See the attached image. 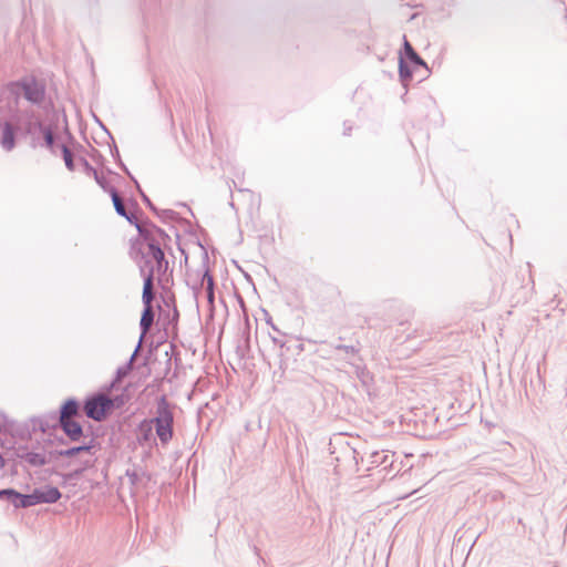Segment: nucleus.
<instances>
[{
  "instance_id": "f257e3e1",
  "label": "nucleus",
  "mask_w": 567,
  "mask_h": 567,
  "mask_svg": "<svg viewBox=\"0 0 567 567\" xmlns=\"http://www.w3.org/2000/svg\"><path fill=\"white\" fill-rule=\"evenodd\" d=\"M130 256L138 267L143 287L148 284L150 290H153L155 279L159 286L165 287L173 270H169L163 248L146 231L140 229V238L131 240Z\"/></svg>"
},
{
  "instance_id": "f03ea898",
  "label": "nucleus",
  "mask_w": 567,
  "mask_h": 567,
  "mask_svg": "<svg viewBox=\"0 0 567 567\" xmlns=\"http://www.w3.org/2000/svg\"><path fill=\"white\" fill-rule=\"evenodd\" d=\"M157 439L166 446L174 437V413L167 396L162 394L156 399V414L150 419Z\"/></svg>"
},
{
  "instance_id": "7ed1b4c3",
  "label": "nucleus",
  "mask_w": 567,
  "mask_h": 567,
  "mask_svg": "<svg viewBox=\"0 0 567 567\" xmlns=\"http://www.w3.org/2000/svg\"><path fill=\"white\" fill-rule=\"evenodd\" d=\"M20 136L30 137L31 146L37 147L40 142V131L45 125L40 115L32 109L21 110L11 115Z\"/></svg>"
},
{
  "instance_id": "20e7f679",
  "label": "nucleus",
  "mask_w": 567,
  "mask_h": 567,
  "mask_svg": "<svg viewBox=\"0 0 567 567\" xmlns=\"http://www.w3.org/2000/svg\"><path fill=\"white\" fill-rule=\"evenodd\" d=\"M9 91L23 97L33 105H41L45 97V85L34 76H23L8 84Z\"/></svg>"
},
{
  "instance_id": "39448f33",
  "label": "nucleus",
  "mask_w": 567,
  "mask_h": 567,
  "mask_svg": "<svg viewBox=\"0 0 567 567\" xmlns=\"http://www.w3.org/2000/svg\"><path fill=\"white\" fill-rule=\"evenodd\" d=\"M56 429H60L59 414L56 411H52L41 416L30 417L16 430V434L22 440H29L37 431L47 434L50 430Z\"/></svg>"
},
{
  "instance_id": "423d86ee",
  "label": "nucleus",
  "mask_w": 567,
  "mask_h": 567,
  "mask_svg": "<svg viewBox=\"0 0 567 567\" xmlns=\"http://www.w3.org/2000/svg\"><path fill=\"white\" fill-rule=\"evenodd\" d=\"M154 298H155L154 290H150V286L147 284L146 287H143V290H142L143 310H142L141 320H140L141 340H144V337L150 331V329L154 322V318H155V312L153 309Z\"/></svg>"
},
{
  "instance_id": "0eeeda50",
  "label": "nucleus",
  "mask_w": 567,
  "mask_h": 567,
  "mask_svg": "<svg viewBox=\"0 0 567 567\" xmlns=\"http://www.w3.org/2000/svg\"><path fill=\"white\" fill-rule=\"evenodd\" d=\"M106 402L102 393L89 395L83 403L85 415L96 422L104 421L109 416Z\"/></svg>"
},
{
  "instance_id": "6e6552de",
  "label": "nucleus",
  "mask_w": 567,
  "mask_h": 567,
  "mask_svg": "<svg viewBox=\"0 0 567 567\" xmlns=\"http://www.w3.org/2000/svg\"><path fill=\"white\" fill-rule=\"evenodd\" d=\"M20 135L12 117L0 122V145L6 152H11L17 145V136Z\"/></svg>"
},
{
  "instance_id": "1a4fd4ad",
  "label": "nucleus",
  "mask_w": 567,
  "mask_h": 567,
  "mask_svg": "<svg viewBox=\"0 0 567 567\" xmlns=\"http://www.w3.org/2000/svg\"><path fill=\"white\" fill-rule=\"evenodd\" d=\"M140 229L146 231L148 237L152 238L159 247L167 246L171 241L169 235L148 218L142 219L141 223L136 225L137 234H140ZM137 238H140V235H137Z\"/></svg>"
},
{
  "instance_id": "9d476101",
  "label": "nucleus",
  "mask_w": 567,
  "mask_h": 567,
  "mask_svg": "<svg viewBox=\"0 0 567 567\" xmlns=\"http://www.w3.org/2000/svg\"><path fill=\"white\" fill-rule=\"evenodd\" d=\"M0 501L10 503L16 509L33 506L31 493L22 494L12 487L0 489Z\"/></svg>"
},
{
  "instance_id": "9b49d317",
  "label": "nucleus",
  "mask_w": 567,
  "mask_h": 567,
  "mask_svg": "<svg viewBox=\"0 0 567 567\" xmlns=\"http://www.w3.org/2000/svg\"><path fill=\"white\" fill-rule=\"evenodd\" d=\"M62 497V493L56 486L45 485L37 487L31 492L33 506L39 504H54Z\"/></svg>"
},
{
  "instance_id": "f8f14e48",
  "label": "nucleus",
  "mask_w": 567,
  "mask_h": 567,
  "mask_svg": "<svg viewBox=\"0 0 567 567\" xmlns=\"http://www.w3.org/2000/svg\"><path fill=\"white\" fill-rule=\"evenodd\" d=\"M16 456L31 467L44 466L51 461L44 453L29 451L28 446L20 445L16 450Z\"/></svg>"
},
{
  "instance_id": "ddd939ff",
  "label": "nucleus",
  "mask_w": 567,
  "mask_h": 567,
  "mask_svg": "<svg viewBox=\"0 0 567 567\" xmlns=\"http://www.w3.org/2000/svg\"><path fill=\"white\" fill-rule=\"evenodd\" d=\"M403 47L400 54H403V58L406 63L411 64L414 69L422 68L424 70L423 78L429 76L430 69L426 62L419 55V53L414 50L412 44L406 40V37H403Z\"/></svg>"
},
{
  "instance_id": "4468645a",
  "label": "nucleus",
  "mask_w": 567,
  "mask_h": 567,
  "mask_svg": "<svg viewBox=\"0 0 567 567\" xmlns=\"http://www.w3.org/2000/svg\"><path fill=\"white\" fill-rule=\"evenodd\" d=\"M95 447V440L92 437L87 442H83L80 445L71 446L64 450H54L51 451L49 454L51 457L59 458V457H73L81 453H90L92 454V451Z\"/></svg>"
},
{
  "instance_id": "2eb2a0df",
  "label": "nucleus",
  "mask_w": 567,
  "mask_h": 567,
  "mask_svg": "<svg viewBox=\"0 0 567 567\" xmlns=\"http://www.w3.org/2000/svg\"><path fill=\"white\" fill-rule=\"evenodd\" d=\"M56 412L60 423L73 420V417L81 416L80 402L75 398H68Z\"/></svg>"
},
{
  "instance_id": "dca6fc26",
  "label": "nucleus",
  "mask_w": 567,
  "mask_h": 567,
  "mask_svg": "<svg viewBox=\"0 0 567 567\" xmlns=\"http://www.w3.org/2000/svg\"><path fill=\"white\" fill-rule=\"evenodd\" d=\"M110 196L116 214L125 218L131 225L136 227V225H138L141 220L133 212L127 210L122 198L120 197L117 189H112V194Z\"/></svg>"
},
{
  "instance_id": "f3484780",
  "label": "nucleus",
  "mask_w": 567,
  "mask_h": 567,
  "mask_svg": "<svg viewBox=\"0 0 567 567\" xmlns=\"http://www.w3.org/2000/svg\"><path fill=\"white\" fill-rule=\"evenodd\" d=\"M60 429L71 442H79L84 436L82 424L75 420L60 423Z\"/></svg>"
},
{
  "instance_id": "a211bd4d",
  "label": "nucleus",
  "mask_w": 567,
  "mask_h": 567,
  "mask_svg": "<svg viewBox=\"0 0 567 567\" xmlns=\"http://www.w3.org/2000/svg\"><path fill=\"white\" fill-rule=\"evenodd\" d=\"M393 456L394 454H388L384 451H374L369 455V466L368 470L371 467H378L383 466L384 470H386L389 466H392L393 464Z\"/></svg>"
},
{
  "instance_id": "6ab92c4d",
  "label": "nucleus",
  "mask_w": 567,
  "mask_h": 567,
  "mask_svg": "<svg viewBox=\"0 0 567 567\" xmlns=\"http://www.w3.org/2000/svg\"><path fill=\"white\" fill-rule=\"evenodd\" d=\"M137 441L141 445L153 441L156 444V439L153 436V425L150 419H144L137 424Z\"/></svg>"
},
{
  "instance_id": "aec40b11",
  "label": "nucleus",
  "mask_w": 567,
  "mask_h": 567,
  "mask_svg": "<svg viewBox=\"0 0 567 567\" xmlns=\"http://www.w3.org/2000/svg\"><path fill=\"white\" fill-rule=\"evenodd\" d=\"M419 69H414L411 64L406 63L403 54L399 56V78L404 87L408 86L409 82L413 78V73Z\"/></svg>"
},
{
  "instance_id": "412c9836",
  "label": "nucleus",
  "mask_w": 567,
  "mask_h": 567,
  "mask_svg": "<svg viewBox=\"0 0 567 567\" xmlns=\"http://www.w3.org/2000/svg\"><path fill=\"white\" fill-rule=\"evenodd\" d=\"M133 367H131V362H126L125 364L118 367L116 369L114 379L107 386H105V390L111 391L112 389H115L123 381V379L131 373Z\"/></svg>"
},
{
  "instance_id": "4be33fe9",
  "label": "nucleus",
  "mask_w": 567,
  "mask_h": 567,
  "mask_svg": "<svg viewBox=\"0 0 567 567\" xmlns=\"http://www.w3.org/2000/svg\"><path fill=\"white\" fill-rule=\"evenodd\" d=\"M127 400H128V398L124 393L116 394L113 396H109V395L104 394V401H107L106 409H107L109 415L114 410L121 409L126 403Z\"/></svg>"
},
{
  "instance_id": "5701e85b",
  "label": "nucleus",
  "mask_w": 567,
  "mask_h": 567,
  "mask_svg": "<svg viewBox=\"0 0 567 567\" xmlns=\"http://www.w3.org/2000/svg\"><path fill=\"white\" fill-rule=\"evenodd\" d=\"M42 137L43 143L42 145L45 146L49 150H52L55 144V135L49 125H44L42 130L40 131V138ZM38 145H41L39 142Z\"/></svg>"
},
{
  "instance_id": "b1692460",
  "label": "nucleus",
  "mask_w": 567,
  "mask_h": 567,
  "mask_svg": "<svg viewBox=\"0 0 567 567\" xmlns=\"http://www.w3.org/2000/svg\"><path fill=\"white\" fill-rule=\"evenodd\" d=\"M61 153H62V157L64 159L65 167L70 172L75 171L73 154H72L71 150L65 144L61 145Z\"/></svg>"
},
{
  "instance_id": "393cba45",
  "label": "nucleus",
  "mask_w": 567,
  "mask_h": 567,
  "mask_svg": "<svg viewBox=\"0 0 567 567\" xmlns=\"http://www.w3.org/2000/svg\"><path fill=\"white\" fill-rule=\"evenodd\" d=\"M332 348L336 350L343 351L347 355L354 357L360 351V343H359V341H357V344L338 343V344H332Z\"/></svg>"
},
{
  "instance_id": "a878e982",
  "label": "nucleus",
  "mask_w": 567,
  "mask_h": 567,
  "mask_svg": "<svg viewBox=\"0 0 567 567\" xmlns=\"http://www.w3.org/2000/svg\"><path fill=\"white\" fill-rule=\"evenodd\" d=\"M163 223L168 220H175L178 217V214L173 209H158L157 213H154Z\"/></svg>"
},
{
  "instance_id": "bb28decb",
  "label": "nucleus",
  "mask_w": 567,
  "mask_h": 567,
  "mask_svg": "<svg viewBox=\"0 0 567 567\" xmlns=\"http://www.w3.org/2000/svg\"><path fill=\"white\" fill-rule=\"evenodd\" d=\"M96 182V184L107 194H112V189H116L114 186L110 184V182L100 173L96 174V176L93 177Z\"/></svg>"
},
{
  "instance_id": "cd10ccee",
  "label": "nucleus",
  "mask_w": 567,
  "mask_h": 567,
  "mask_svg": "<svg viewBox=\"0 0 567 567\" xmlns=\"http://www.w3.org/2000/svg\"><path fill=\"white\" fill-rule=\"evenodd\" d=\"M134 184L141 195V198L143 200V203L153 212V213H157V207L153 204V202L150 199V197L143 192V189L141 188L138 182L136 179H134Z\"/></svg>"
},
{
  "instance_id": "c85d7f7f",
  "label": "nucleus",
  "mask_w": 567,
  "mask_h": 567,
  "mask_svg": "<svg viewBox=\"0 0 567 567\" xmlns=\"http://www.w3.org/2000/svg\"><path fill=\"white\" fill-rule=\"evenodd\" d=\"M80 163L83 167V171L86 175L89 176H96V174L99 173L91 164L90 162L85 158V157H80Z\"/></svg>"
},
{
  "instance_id": "c756f323",
  "label": "nucleus",
  "mask_w": 567,
  "mask_h": 567,
  "mask_svg": "<svg viewBox=\"0 0 567 567\" xmlns=\"http://www.w3.org/2000/svg\"><path fill=\"white\" fill-rule=\"evenodd\" d=\"M357 375L364 384L372 380L371 373L364 367H357Z\"/></svg>"
},
{
  "instance_id": "7c9ffc66",
  "label": "nucleus",
  "mask_w": 567,
  "mask_h": 567,
  "mask_svg": "<svg viewBox=\"0 0 567 567\" xmlns=\"http://www.w3.org/2000/svg\"><path fill=\"white\" fill-rule=\"evenodd\" d=\"M202 285H209V286H213L215 285V281H214V277L213 275L210 274L209 269L206 268L203 272V276H202Z\"/></svg>"
},
{
  "instance_id": "2f4dec72",
  "label": "nucleus",
  "mask_w": 567,
  "mask_h": 567,
  "mask_svg": "<svg viewBox=\"0 0 567 567\" xmlns=\"http://www.w3.org/2000/svg\"><path fill=\"white\" fill-rule=\"evenodd\" d=\"M287 350H292L297 354H300L305 350V346L301 341L296 340L292 344L287 346Z\"/></svg>"
},
{
  "instance_id": "473e14b6",
  "label": "nucleus",
  "mask_w": 567,
  "mask_h": 567,
  "mask_svg": "<svg viewBox=\"0 0 567 567\" xmlns=\"http://www.w3.org/2000/svg\"><path fill=\"white\" fill-rule=\"evenodd\" d=\"M205 289H206V297H207L208 303L214 305V302H215V285H213V286L207 285L205 287Z\"/></svg>"
},
{
  "instance_id": "72a5a7b5",
  "label": "nucleus",
  "mask_w": 567,
  "mask_h": 567,
  "mask_svg": "<svg viewBox=\"0 0 567 567\" xmlns=\"http://www.w3.org/2000/svg\"><path fill=\"white\" fill-rule=\"evenodd\" d=\"M111 140H112V146H111V155L112 157L115 159V162L117 163V161L122 159L121 158V155H120V152H118V148L115 144V141L112 136H110Z\"/></svg>"
},
{
  "instance_id": "f704fd0d",
  "label": "nucleus",
  "mask_w": 567,
  "mask_h": 567,
  "mask_svg": "<svg viewBox=\"0 0 567 567\" xmlns=\"http://www.w3.org/2000/svg\"><path fill=\"white\" fill-rule=\"evenodd\" d=\"M142 343H143V340L140 339L137 344H136V347H135V349H134V351H133V353H132V355H131V358H130V360L127 361V362H131V367H133V368H134V360H135V358L137 357L138 352L142 349Z\"/></svg>"
},
{
  "instance_id": "c9c22d12",
  "label": "nucleus",
  "mask_w": 567,
  "mask_h": 567,
  "mask_svg": "<svg viewBox=\"0 0 567 567\" xmlns=\"http://www.w3.org/2000/svg\"><path fill=\"white\" fill-rule=\"evenodd\" d=\"M126 476L128 477L131 484L135 485L138 482V474L136 471H126Z\"/></svg>"
},
{
  "instance_id": "e433bc0d",
  "label": "nucleus",
  "mask_w": 567,
  "mask_h": 567,
  "mask_svg": "<svg viewBox=\"0 0 567 567\" xmlns=\"http://www.w3.org/2000/svg\"><path fill=\"white\" fill-rule=\"evenodd\" d=\"M117 165L131 178V181L134 183V179H136V178L131 174V172L128 171V168L126 167V165L123 163L122 159L117 161Z\"/></svg>"
},
{
  "instance_id": "4c0bfd02",
  "label": "nucleus",
  "mask_w": 567,
  "mask_h": 567,
  "mask_svg": "<svg viewBox=\"0 0 567 567\" xmlns=\"http://www.w3.org/2000/svg\"><path fill=\"white\" fill-rule=\"evenodd\" d=\"M271 339H272L274 343H275V344H278L281 349H282V348H285V347H287V343H286V342H284L282 340H280V339H278V338H276V337H271Z\"/></svg>"
},
{
  "instance_id": "58836bf2",
  "label": "nucleus",
  "mask_w": 567,
  "mask_h": 567,
  "mask_svg": "<svg viewBox=\"0 0 567 567\" xmlns=\"http://www.w3.org/2000/svg\"><path fill=\"white\" fill-rule=\"evenodd\" d=\"M178 317H179L178 310H177V308L174 306V309H173V317H172V320H171V321L176 323V322H177V320H178Z\"/></svg>"
},
{
  "instance_id": "ea45409f",
  "label": "nucleus",
  "mask_w": 567,
  "mask_h": 567,
  "mask_svg": "<svg viewBox=\"0 0 567 567\" xmlns=\"http://www.w3.org/2000/svg\"><path fill=\"white\" fill-rule=\"evenodd\" d=\"M344 131H343V134L344 135H350V132L352 130V126L348 124V122H344Z\"/></svg>"
},
{
  "instance_id": "a19ab883",
  "label": "nucleus",
  "mask_w": 567,
  "mask_h": 567,
  "mask_svg": "<svg viewBox=\"0 0 567 567\" xmlns=\"http://www.w3.org/2000/svg\"><path fill=\"white\" fill-rule=\"evenodd\" d=\"M279 368L285 372L288 368L287 361L284 359H280Z\"/></svg>"
},
{
  "instance_id": "79ce46f5",
  "label": "nucleus",
  "mask_w": 567,
  "mask_h": 567,
  "mask_svg": "<svg viewBox=\"0 0 567 567\" xmlns=\"http://www.w3.org/2000/svg\"><path fill=\"white\" fill-rule=\"evenodd\" d=\"M6 467V460L3 455L0 453V470H3Z\"/></svg>"
},
{
  "instance_id": "37998d69",
  "label": "nucleus",
  "mask_w": 567,
  "mask_h": 567,
  "mask_svg": "<svg viewBox=\"0 0 567 567\" xmlns=\"http://www.w3.org/2000/svg\"><path fill=\"white\" fill-rule=\"evenodd\" d=\"M130 204L132 207H134L135 209H138V204L134 200V199H131L130 200Z\"/></svg>"
},
{
  "instance_id": "c03bdc74",
  "label": "nucleus",
  "mask_w": 567,
  "mask_h": 567,
  "mask_svg": "<svg viewBox=\"0 0 567 567\" xmlns=\"http://www.w3.org/2000/svg\"><path fill=\"white\" fill-rule=\"evenodd\" d=\"M96 122L100 123V125L102 126V128L109 134V136H112L111 133L106 130V127L100 122V118H96Z\"/></svg>"
},
{
  "instance_id": "a18cd8bd",
  "label": "nucleus",
  "mask_w": 567,
  "mask_h": 567,
  "mask_svg": "<svg viewBox=\"0 0 567 567\" xmlns=\"http://www.w3.org/2000/svg\"><path fill=\"white\" fill-rule=\"evenodd\" d=\"M267 323H269L271 326V328L275 330V331H278V329L276 328V326L271 322V318H269L267 320Z\"/></svg>"
},
{
  "instance_id": "49530a36",
  "label": "nucleus",
  "mask_w": 567,
  "mask_h": 567,
  "mask_svg": "<svg viewBox=\"0 0 567 567\" xmlns=\"http://www.w3.org/2000/svg\"><path fill=\"white\" fill-rule=\"evenodd\" d=\"M81 473H82V470H76V471H74L72 476H79Z\"/></svg>"
},
{
  "instance_id": "de8ad7c7",
  "label": "nucleus",
  "mask_w": 567,
  "mask_h": 567,
  "mask_svg": "<svg viewBox=\"0 0 567 567\" xmlns=\"http://www.w3.org/2000/svg\"><path fill=\"white\" fill-rule=\"evenodd\" d=\"M58 442H59L60 444H65V443H66V442H65V440H64V437H60V439H58Z\"/></svg>"
},
{
  "instance_id": "09e8293b",
  "label": "nucleus",
  "mask_w": 567,
  "mask_h": 567,
  "mask_svg": "<svg viewBox=\"0 0 567 567\" xmlns=\"http://www.w3.org/2000/svg\"><path fill=\"white\" fill-rule=\"evenodd\" d=\"M179 250H181L182 254L185 255V258L187 259V255L185 254V250L183 248H181V247H179Z\"/></svg>"
},
{
  "instance_id": "8fccbe9b",
  "label": "nucleus",
  "mask_w": 567,
  "mask_h": 567,
  "mask_svg": "<svg viewBox=\"0 0 567 567\" xmlns=\"http://www.w3.org/2000/svg\"><path fill=\"white\" fill-rule=\"evenodd\" d=\"M171 367V359L167 360V369Z\"/></svg>"
},
{
  "instance_id": "3c124183",
  "label": "nucleus",
  "mask_w": 567,
  "mask_h": 567,
  "mask_svg": "<svg viewBox=\"0 0 567 567\" xmlns=\"http://www.w3.org/2000/svg\"><path fill=\"white\" fill-rule=\"evenodd\" d=\"M250 336L247 334L246 341L249 342Z\"/></svg>"
},
{
  "instance_id": "603ef678",
  "label": "nucleus",
  "mask_w": 567,
  "mask_h": 567,
  "mask_svg": "<svg viewBox=\"0 0 567 567\" xmlns=\"http://www.w3.org/2000/svg\"><path fill=\"white\" fill-rule=\"evenodd\" d=\"M239 351H241V347L240 346L237 347V352H239Z\"/></svg>"
}]
</instances>
